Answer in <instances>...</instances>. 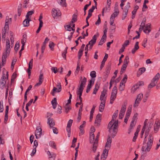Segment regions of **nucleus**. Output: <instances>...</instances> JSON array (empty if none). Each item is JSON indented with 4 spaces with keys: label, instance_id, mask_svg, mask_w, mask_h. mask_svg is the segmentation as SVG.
Masks as SVG:
<instances>
[{
    "label": "nucleus",
    "instance_id": "obj_19",
    "mask_svg": "<svg viewBox=\"0 0 160 160\" xmlns=\"http://www.w3.org/2000/svg\"><path fill=\"white\" fill-rule=\"evenodd\" d=\"M117 124V127H118V120H117V121L114 120V121H112V123L111 125H109V124H108V128L109 129V131L110 132L112 129V127H113V126H114L115 125Z\"/></svg>",
    "mask_w": 160,
    "mask_h": 160
},
{
    "label": "nucleus",
    "instance_id": "obj_37",
    "mask_svg": "<svg viewBox=\"0 0 160 160\" xmlns=\"http://www.w3.org/2000/svg\"><path fill=\"white\" fill-rule=\"evenodd\" d=\"M77 15H75L74 14L72 15V18L71 21V23H73L77 21Z\"/></svg>",
    "mask_w": 160,
    "mask_h": 160
},
{
    "label": "nucleus",
    "instance_id": "obj_22",
    "mask_svg": "<svg viewBox=\"0 0 160 160\" xmlns=\"http://www.w3.org/2000/svg\"><path fill=\"white\" fill-rule=\"evenodd\" d=\"M139 42H137L134 45V48L132 50V54H134L135 52L137 51L139 48Z\"/></svg>",
    "mask_w": 160,
    "mask_h": 160
},
{
    "label": "nucleus",
    "instance_id": "obj_57",
    "mask_svg": "<svg viewBox=\"0 0 160 160\" xmlns=\"http://www.w3.org/2000/svg\"><path fill=\"white\" fill-rule=\"evenodd\" d=\"M56 90H57V88L55 87H54L53 88L52 92L51 93V94L53 96H55V93H56Z\"/></svg>",
    "mask_w": 160,
    "mask_h": 160
},
{
    "label": "nucleus",
    "instance_id": "obj_2",
    "mask_svg": "<svg viewBox=\"0 0 160 160\" xmlns=\"http://www.w3.org/2000/svg\"><path fill=\"white\" fill-rule=\"evenodd\" d=\"M160 78V74L158 73L151 80V82L148 85V88H152L156 85V84Z\"/></svg>",
    "mask_w": 160,
    "mask_h": 160
},
{
    "label": "nucleus",
    "instance_id": "obj_48",
    "mask_svg": "<svg viewBox=\"0 0 160 160\" xmlns=\"http://www.w3.org/2000/svg\"><path fill=\"white\" fill-rule=\"evenodd\" d=\"M146 70V68L144 67H142L139 69V72H140V75L144 72Z\"/></svg>",
    "mask_w": 160,
    "mask_h": 160
},
{
    "label": "nucleus",
    "instance_id": "obj_17",
    "mask_svg": "<svg viewBox=\"0 0 160 160\" xmlns=\"http://www.w3.org/2000/svg\"><path fill=\"white\" fill-rule=\"evenodd\" d=\"M118 110H116L114 114L112 115V119L111 121H110L109 123V125H111L112 123V121H114L115 120L118 113Z\"/></svg>",
    "mask_w": 160,
    "mask_h": 160
},
{
    "label": "nucleus",
    "instance_id": "obj_31",
    "mask_svg": "<svg viewBox=\"0 0 160 160\" xmlns=\"http://www.w3.org/2000/svg\"><path fill=\"white\" fill-rule=\"evenodd\" d=\"M98 145V143L93 142V147L92 149V151H93V152L95 153L96 152L97 149Z\"/></svg>",
    "mask_w": 160,
    "mask_h": 160
},
{
    "label": "nucleus",
    "instance_id": "obj_36",
    "mask_svg": "<svg viewBox=\"0 0 160 160\" xmlns=\"http://www.w3.org/2000/svg\"><path fill=\"white\" fill-rule=\"evenodd\" d=\"M95 138V136L94 134H90V142L92 143H93Z\"/></svg>",
    "mask_w": 160,
    "mask_h": 160
},
{
    "label": "nucleus",
    "instance_id": "obj_54",
    "mask_svg": "<svg viewBox=\"0 0 160 160\" xmlns=\"http://www.w3.org/2000/svg\"><path fill=\"white\" fill-rule=\"evenodd\" d=\"M101 16L100 14H99L98 16V20L96 22L95 24L97 25H98L101 22V19L100 17V16Z\"/></svg>",
    "mask_w": 160,
    "mask_h": 160
},
{
    "label": "nucleus",
    "instance_id": "obj_58",
    "mask_svg": "<svg viewBox=\"0 0 160 160\" xmlns=\"http://www.w3.org/2000/svg\"><path fill=\"white\" fill-rule=\"evenodd\" d=\"M128 78L126 74H124V78L121 81L123 82L124 83H126L127 82V79Z\"/></svg>",
    "mask_w": 160,
    "mask_h": 160
},
{
    "label": "nucleus",
    "instance_id": "obj_39",
    "mask_svg": "<svg viewBox=\"0 0 160 160\" xmlns=\"http://www.w3.org/2000/svg\"><path fill=\"white\" fill-rule=\"evenodd\" d=\"M3 110V101L1 100L0 102V112H2Z\"/></svg>",
    "mask_w": 160,
    "mask_h": 160
},
{
    "label": "nucleus",
    "instance_id": "obj_10",
    "mask_svg": "<svg viewBox=\"0 0 160 160\" xmlns=\"http://www.w3.org/2000/svg\"><path fill=\"white\" fill-rule=\"evenodd\" d=\"M152 128V124L151 123H150L149 125L148 126V128L146 130L145 132V139L144 141L143 142V144H144V143H146V141L147 140H145L147 136H148L149 132Z\"/></svg>",
    "mask_w": 160,
    "mask_h": 160
},
{
    "label": "nucleus",
    "instance_id": "obj_61",
    "mask_svg": "<svg viewBox=\"0 0 160 160\" xmlns=\"http://www.w3.org/2000/svg\"><path fill=\"white\" fill-rule=\"evenodd\" d=\"M129 42L128 40H126L125 41L124 43L122 45V46H123L124 48L125 47L127 46L129 44Z\"/></svg>",
    "mask_w": 160,
    "mask_h": 160
},
{
    "label": "nucleus",
    "instance_id": "obj_33",
    "mask_svg": "<svg viewBox=\"0 0 160 160\" xmlns=\"http://www.w3.org/2000/svg\"><path fill=\"white\" fill-rule=\"evenodd\" d=\"M64 108L65 109V112L67 113H68L69 110L72 109V108L69 105L66 104Z\"/></svg>",
    "mask_w": 160,
    "mask_h": 160
},
{
    "label": "nucleus",
    "instance_id": "obj_7",
    "mask_svg": "<svg viewBox=\"0 0 160 160\" xmlns=\"http://www.w3.org/2000/svg\"><path fill=\"white\" fill-rule=\"evenodd\" d=\"M119 12H114L111 15L110 23L111 25H112L114 23V18L117 17L119 13Z\"/></svg>",
    "mask_w": 160,
    "mask_h": 160
},
{
    "label": "nucleus",
    "instance_id": "obj_44",
    "mask_svg": "<svg viewBox=\"0 0 160 160\" xmlns=\"http://www.w3.org/2000/svg\"><path fill=\"white\" fill-rule=\"evenodd\" d=\"M80 69V62L78 61V62L77 66V68L75 71L76 73L77 74L78 73V72Z\"/></svg>",
    "mask_w": 160,
    "mask_h": 160
},
{
    "label": "nucleus",
    "instance_id": "obj_32",
    "mask_svg": "<svg viewBox=\"0 0 160 160\" xmlns=\"http://www.w3.org/2000/svg\"><path fill=\"white\" fill-rule=\"evenodd\" d=\"M22 4H19L18 7V15L19 16H20L21 15V13L22 12Z\"/></svg>",
    "mask_w": 160,
    "mask_h": 160
},
{
    "label": "nucleus",
    "instance_id": "obj_20",
    "mask_svg": "<svg viewBox=\"0 0 160 160\" xmlns=\"http://www.w3.org/2000/svg\"><path fill=\"white\" fill-rule=\"evenodd\" d=\"M58 3L63 7H66L67 4L66 0H57Z\"/></svg>",
    "mask_w": 160,
    "mask_h": 160
},
{
    "label": "nucleus",
    "instance_id": "obj_43",
    "mask_svg": "<svg viewBox=\"0 0 160 160\" xmlns=\"http://www.w3.org/2000/svg\"><path fill=\"white\" fill-rule=\"evenodd\" d=\"M127 66L126 65H124L123 64V65L122 67L121 71V74H122V73H123L124 72V71L126 70Z\"/></svg>",
    "mask_w": 160,
    "mask_h": 160
},
{
    "label": "nucleus",
    "instance_id": "obj_40",
    "mask_svg": "<svg viewBox=\"0 0 160 160\" xmlns=\"http://www.w3.org/2000/svg\"><path fill=\"white\" fill-rule=\"evenodd\" d=\"M19 48V43L18 42H17L16 44H15V47L14 48L15 51L16 52H17L18 51V50Z\"/></svg>",
    "mask_w": 160,
    "mask_h": 160
},
{
    "label": "nucleus",
    "instance_id": "obj_63",
    "mask_svg": "<svg viewBox=\"0 0 160 160\" xmlns=\"http://www.w3.org/2000/svg\"><path fill=\"white\" fill-rule=\"evenodd\" d=\"M52 130L53 132L54 133L57 134L58 133V131L56 128L55 127H52Z\"/></svg>",
    "mask_w": 160,
    "mask_h": 160
},
{
    "label": "nucleus",
    "instance_id": "obj_56",
    "mask_svg": "<svg viewBox=\"0 0 160 160\" xmlns=\"http://www.w3.org/2000/svg\"><path fill=\"white\" fill-rule=\"evenodd\" d=\"M82 112H78V117L77 118V122H79L81 118Z\"/></svg>",
    "mask_w": 160,
    "mask_h": 160
},
{
    "label": "nucleus",
    "instance_id": "obj_38",
    "mask_svg": "<svg viewBox=\"0 0 160 160\" xmlns=\"http://www.w3.org/2000/svg\"><path fill=\"white\" fill-rule=\"evenodd\" d=\"M99 88V86L98 84L97 83L95 84V87L94 89L93 93V94H96L97 91H98Z\"/></svg>",
    "mask_w": 160,
    "mask_h": 160
},
{
    "label": "nucleus",
    "instance_id": "obj_15",
    "mask_svg": "<svg viewBox=\"0 0 160 160\" xmlns=\"http://www.w3.org/2000/svg\"><path fill=\"white\" fill-rule=\"evenodd\" d=\"M27 18H26L24 20L23 22V24L24 27H28L30 25L29 22L31 21L30 18H28V16H27Z\"/></svg>",
    "mask_w": 160,
    "mask_h": 160
},
{
    "label": "nucleus",
    "instance_id": "obj_62",
    "mask_svg": "<svg viewBox=\"0 0 160 160\" xmlns=\"http://www.w3.org/2000/svg\"><path fill=\"white\" fill-rule=\"evenodd\" d=\"M147 39L146 38L144 39L142 43V45L145 48L146 46V43H147Z\"/></svg>",
    "mask_w": 160,
    "mask_h": 160
},
{
    "label": "nucleus",
    "instance_id": "obj_60",
    "mask_svg": "<svg viewBox=\"0 0 160 160\" xmlns=\"http://www.w3.org/2000/svg\"><path fill=\"white\" fill-rule=\"evenodd\" d=\"M142 97L143 94H139L137 96L136 99H137L138 100L141 101V99L142 98Z\"/></svg>",
    "mask_w": 160,
    "mask_h": 160
},
{
    "label": "nucleus",
    "instance_id": "obj_59",
    "mask_svg": "<svg viewBox=\"0 0 160 160\" xmlns=\"http://www.w3.org/2000/svg\"><path fill=\"white\" fill-rule=\"evenodd\" d=\"M140 125H138L137 128L136 132H135L134 134L138 135V132H139L140 129Z\"/></svg>",
    "mask_w": 160,
    "mask_h": 160
},
{
    "label": "nucleus",
    "instance_id": "obj_5",
    "mask_svg": "<svg viewBox=\"0 0 160 160\" xmlns=\"http://www.w3.org/2000/svg\"><path fill=\"white\" fill-rule=\"evenodd\" d=\"M42 129L40 127L38 126L35 132L36 138L37 139L41 137L42 133Z\"/></svg>",
    "mask_w": 160,
    "mask_h": 160
},
{
    "label": "nucleus",
    "instance_id": "obj_3",
    "mask_svg": "<svg viewBox=\"0 0 160 160\" xmlns=\"http://www.w3.org/2000/svg\"><path fill=\"white\" fill-rule=\"evenodd\" d=\"M117 88L116 86H114L112 88L110 98V103L112 104L115 100L117 94Z\"/></svg>",
    "mask_w": 160,
    "mask_h": 160
},
{
    "label": "nucleus",
    "instance_id": "obj_49",
    "mask_svg": "<svg viewBox=\"0 0 160 160\" xmlns=\"http://www.w3.org/2000/svg\"><path fill=\"white\" fill-rule=\"evenodd\" d=\"M138 114L137 113H135L133 117V118H132V121H136V122L137 121V119H138Z\"/></svg>",
    "mask_w": 160,
    "mask_h": 160
},
{
    "label": "nucleus",
    "instance_id": "obj_50",
    "mask_svg": "<svg viewBox=\"0 0 160 160\" xmlns=\"http://www.w3.org/2000/svg\"><path fill=\"white\" fill-rule=\"evenodd\" d=\"M100 133L99 132H98L97 135L96 137V138L95 140V141L94 142L98 143V138H99V137L100 136Z\"/></svg>",
    "mask_w": 160,
    "mask_h": 160
},
{
    "label": "nucleus",
    "instance_id": "obj_45",
    "mask_svg": "<svg viewBox=\"0 0 160 160\" xmlns=\"http://www.w3.org/2000/svg\"><path fill=\"white\" fill-rule=\"evenodd\" d=\"M146 18H144L142 21V22L141 23L140 26H143L145 27V23H146Z\"/></svg>",
    "mask_w": 160,
    "mask_h": 160
},
{
    "label": "nucleus",
    "instance_id": "obj_14",
    "mask_svg": "<svg viewBox=\"0 0 160 160\" xmlns=\"http://www.w3.org/2000/svg\"><path fill=\"white\" fill-rule=\"evenodd\" d=\"M106 99V97L105 98V99L103 101H101V104L99 107V110L100 112H102L105 106V101Z\"/></svg>",
    "mask_w": 160,
    "mask_h": 160
},
{
    "label": "nucleus",
    "instance_id": "obj_30",
    "mask_svg": "<svg viewBox=\"0 0 160 160\" xmlns=\"http://www.w3.org/2000/svg\"><path fill=\"white\" fill-rule=\"evenodd\" d=\"M127 103L124 102V104L123 105L121 108V110L120 111V113H124L126 111V108Z\"/></svg>",
    "mask_w": 160,
    "mask_h": 160
},
{
    "label": "nucleus",
    "instance_id": "obj_35",
    "mask_svg": "<svg viewBox=\"0 0 160 160\" xmlns=\"http://www.w3.org/2000/svg\"><path fill=\"white\" fill-rule=\"evenodd\" d=\"M49 145L51 147L53 148H54L55 149H57V148L56 147V145L55 143L53 141H50L49 142Z\"/></svg>",
    "mask_w": 160,
    "mask_h": 160
},
{
    "label": "nucleus",
    "instance_id": "obj_18",
    "mask_svg": "<svg viewBox=\"0 0 160 160\" xmlns=\"http://www.w3.org/2000/svg\"><path fill=\"white\" fill-rule=\"evenodd\" d=\"M107 90L105 89H103V90L102 92L101 95L100 96V99L101 101H103L104 99H105V98L106 97H104L106 94V92H107Z\"/></svg>",
    "mask_w": 160,
    "mask_h": 160
},
{
    "label": "nucleus",
    "instance_id": "obj_41",
    "mask_svg": "<svg viewBox=\"0 0 160 160\" xmlns=\"http://www.w3.org/2000/svg\"><path fill=\"white\" fill-rule=\"evenodd\" d=\"M83 89L79 88L77 92V94L78 95H82Z\"/></svg>",
    "mask_w": 160,
    "mask_h": 160
},
{
    "label": "nucleus",
    "instance_id": "obj_46",
    "mask_svg": "<svg viewBox=\"0 0 160 160\" xmlns=\"http://www.w3.org/2000/svg\"><path fill=\"white\" fill-rule=\"evenodd\" d=\"M159 128V125L157 123L155 122V124L154 125V130L155 131V132L156 133L157 132Z\"/></svg>",
    "mask_w": 160,
    "mask_h": 160
},
{
    "label": "nucleus",
    "instance_id": "obj_11",
    "mask_svg": "<svg viewBox=\"0 0 160 160\" xmlns=\"http://www.w3.org/2000/svg\"><path fill=\"white\" fill-rule=\"evenodd\" d=\"M10 42L8 38L6 40V53H9L10 51Z\"/></svg>",
    "mask_w": 160,
    "mask_h": 160
},
{
    "label": "nucleus",
    "instance_id": "obj_26",
    "mask_svg": "<svg viewBox=\"0 0 160 160\" xmlns=\"http://www.w3.org/2000/svg\"><path fill=\"white\" fill-rule=\"evenodd\" d=\"M48 154L50 156L49 157V160H54L56 155L55 154L51 153L49 151H48Z\"/></svg>",
    "mask_w": 160,
    "mask_h": 160
},
{
    "label": "nucleus",
    "instance_id": "obj_34",
    "mask_svg": "<svg viewBox=\"0 0 160 160\" xmlns=\"http://www.w3.org/2000/svg\"><path fill=\"white\" fill-rule=\"evenodd\" d=\"M129 59V57L128 56H126L124 60L123 65H126L127 66V65L129 62V61L128 60Z\"/></svg>",
    "mask_w": 160,
    "mask_h": 160
},
{
    "label": "nucleus",
    "instance_id": "obj_12",
    "mask_svg": "<svg viewBox=\"0 0 160 160\" xmlns=\"http://www.w3.org/2000/svg\"><path fill=\"white\" fill-rule=\"evenodd\" d=\"M111 63H109L107 66L106 68V70L105 72V74L104 75L105 77L107 78L109 74L110 70H111Z\"/></svg>",
    "mask_w": 160,
    "mask_h": 160
},
{
    "label": "nucleus",
    "instance_id": "obj_42",
    "mask_svg": "<svg viewBox=\"0 0 160 160\" xmlns=\"http://www.w3.org/2000/svg\"><path fill=\"white\" fill-rule=\"evenodd\" d=\"M128 12V10H125L124 13L122 14V20H124V19H125L126 17L127 16Z\"/></svg>",
    "mask_w": 160,
    "mask_h": 160
},
{
    "label": "nucleus",
    "instance_id": "obj_13",
    "mask_svg": "<svg viewBox=\"0 0 160 160\" xmlns=\"http://www.w3.org/2000/svg\"><path fill=\"white\" fill-rule=\"evenodd\" d=\"M101 120V115L98 113L96 116L95 123L97 124V126H99L100 125V123Z\"/></svg>",
    "mask_w": 160,
    "mask_h": 160
},
{
    "label": "nucleus",
    "instance_id": "obj_25",
    "mask_svg": "<svg viewBox=\"0 0 160 160\" xmlns=\"http://www.w3.org/2000/svg\"><path fill=\"white\" fill-rule=\"evenodd\" d=\"M144 83L143 81H140L137 83L133 86L134 88V90L135 91L137 88H138L139 87L142 86L144 85Z\"/></svg>",
    "mask_w": 160,
    "mask_h": 160
},
{
    "label": "nucleus",
    "instance_id": "obj_29",
    "mask_svg": "<svg viewBox=\"0 0 160 160\" xmlns=\"http://www.w3.org/2000/svg\"><path fill=\"white\" fill-rule=\"evenodd\" d=\"M96 39L97 36L96 35H95L92 37V39L90 41L91 43V45H93L96 42Z\"/></svg>",
    "mask_w": 160,
    "mask_h": 160
},
{
    "label": "nucleus",
    "instance_id": "obj_27",
    "mask_svg": "<svg viewBox=\"0 0 160 160\" xmlns=\"http://www.w3.org/2000/svg\"><path fill=\"white\" fill-rule=\"evenodd\" d=\"M5 69L4 68H3V71H2V77L1 78V81L0 82V83L1 85H2L3 84L4 85L5 84L4 83V82L3 81H4L5 78H6L5 77V73L4 72V71L5 70Z\"/></svg>",
    "mask_w": 160,
    "mask_h": 160
},
{
    "label": "nucleus",
    "instance_id": "obj_1",
    "mask_svg": "<svg viewBox=\"0 0 160 160\" xmlns=\"http://www.w3.org/2000/svg\"><path fill=\"white\" fill-rule=\"evenodd\" d=\"M153 140V137L152 134L150 133L149 136L148 140L147 143V146H143L142 148V150L143 151L149 152L152 145Z\"/></svg>",
    "mask_w": 160,
    "mask_h": 160
},
{
    "label": "nucleus",
    "instance_id": "obj_8",
    "mask_svg": "<svg viewBox=\"0 0 160 160\" xmlns=\"http://www.w3.org/2000/svg\"><path fill=\"white\" fill-rule=\"evenodd\" d=\"M112 142V139L111 136L108 135L107 139V142L105 146V148L109 149L110 148Z\"/></svg>",
    "mask_w": 160,
    "mask_h": 160
},
{
    "label": "nucleus",
    "instance_id": "obj_51",
    "mask_svg": "<svg viewBox=\"0 0 160 160\" xmlns=\"http://www.w3.org/2000/svg\"><path fill=\"white\" fill-rule=\"evenodd\" d=\"M57 87L58 88L57 91L59 92L61 91L62 89V86L60 83H58L57 85Z\"/></svg>",
    "mask_w": 160,
    "mask_h": 160
},
{
    "label": "nucleus",
    "instance_id": "obj_53",
    "mask_svg": "<svg viewBox=\"0 0 160 160\" xmlns=\"http://www.w3.org/2000/svg\"><path fill=\"white\" fill-rule=\"evenodd\" d=\"M83 54V51L81 50H79L78 53V58L79 59L81 58V57Z\"/></svg>",
    "mask_w": 160,
    "mask_h": 160
},
{
    "label": "nucleus",
    "instance_id": "obj_9",
    "mask_svg": "<svg viewBox=\"0 0 160 160\" xmlns=\"http://www.w3.org/2000/svg\"><path fill=\"white\" fill-rule=\"evenodd\" d=\"M52 15L53 18H55L57 16H60L61 13L59 10H58L53 8L52 12Z\"/></svg>",
    "mask_w": 160,
    "mask_h": 160
},
{
    "label": "nucleus",
    "instance_id": "obj_24",
    "mask_svg": "<svg viewBox=\"0 0 160 160\" xmlns=\"http://www.w3.org/2000/svg\"><path fill=\"white\" fill-rule=\"evenodd\" d=\"M86 82L87 78L85 77H84L83 79L81 81V83L79 88L84 89V87H85Z\"/></svg>",
    "mask_w": 160,
    "mask_h": 160
},
{
    "label": "nucleus",
    "instance_id": "obj_6",
    "mask_svg": "<svg viewBox=\"0 0 160 160\" xmlns=\"http://www.w3.org/2000/svg\"><path fill=\"white\" fill-rule=\"evenodd\" d=\"M33 66V59H32L30 61L28 64V68L27 70V72L28 73V78H30V76L31 73V70L32 69Z\"/></svg>",
    "mask_w": 160,
    "mask_h": 160
},
{
    "label": "nucleus",
    "instance_id": "obj_4",
    "mask_svg": "<svg viewBox=\"0 0 160 160\" xmlns=\"http://www.w3.org/2000/svg\"><path fill=\"white\" fill-rule=\"evenodd\" d=\"M117 124L115 125L114 126H113V127H112V128L110 131H109V132L110 133H111L112 131V133L111 134V136L112 138H114L115 136L117 134V132L118 131V128L117 126Z\"/></svg>",
    "mask_w": 160,
    "mask_h": 160
},
{
    "label": "nucleus",
    "instance_id": "obj_52",
    "mask_svg": "<svg viewBox=\"0 0 160 160\" xmlns=\"http://www.w3.org/2000/svg\"><path fill=\"white\" fill-rule=\"evenodd\" d=\"M90 75L92 78H95L96 77V72L95 71H92L91 72Z\"/></svg>",
    "mask_w": 160,
    "mask_h": 160
},
{
    "label": "nucleus",
    "instance_id": "obj_16",
    "mask_svg": "<svg viewBox=\"0 0 160 160\" xmlns=\"http://www.w3.org/2000/svg\"><path fill=\"white\" fill-rule=\"evenodd\" d=\"M108 55L106 53L105 56L102 61V62H101V65L100 67V70H102L103 67L104 66L105 63V62L106 61L107 58H108Z\"/></svg>",
    "mask_w": 160,
    "mask_h": 160
},
{
    "label": "nucleus",
    "instance_id": "obj_21",
    "mask_svg": "<svg viewBox=\"0 0 160 160\" xmlns=\"http://www.w3.org/2000/svg\"><path fill=\"white\" fill-rule=\"evenodd\" d=\"M73 122V120L72 119H70L67 124V131H68V132H70L71 131V127L72 126V123Z\"/></svg>",
    "mask_w": 160,
    "mask_h": 160
},
{
    "label": "nucleus",
    "instance_id": "obj_47",
    "mask_svg": "<svg viewBox=\"0 0 160 160\" xmlns=\"http://www.w3.org/2000/svg\"><path fill=\"white\" fill-rule=\"evenodd\" d=\"M34 11L33 10H32V11H30L28 12L27 13V14H26V18H27V15H28V18H29V16H30V15H31L33 14L34 13Z\"/></svg>",
    "mask_w": 160,
    "mask_h": 160
},
{
    "label": "nucleus",
    "instance_id": "obj_23",
    "mask_svg": "<svg viewBox=\"0 0 160 160\" xmlns=\"http://www.w3.org/2000/svg\"><path fill=\"white\" fill-rule=\"evenodd\" d=\"M48 123L49 124L50 128H51L55 125V122L52 118H48Z\"/></svg>",
    "mask_w": 160,
    "mask_h": 160
},
{
    "label": "nucleus",
    "instance_id": "obj_64",
    "mask_svg": "<svg viewBox=\"0 0 160 160\" xmlns=\"http://www.w3.org/2000/svg\"><path fill=\"white\" fill-rule=\"evenodd\" d=\"M17 74L16 73L14 72L12 75V78H11V81H14V79L16 78Z\"/></svg>",
    "mask_w": 160,
    "mask_h": 160
},
{
    "label": "nucleus",
    "instance_id": "obj_55",
    "mask_svg": "<svg viewBox=\"0 0 160 160\" xmlns=\"http://www.w3.org/2000/svg\"><path fill=\"white\" fill-rule=\"evenodd\" d=\"M49 46L51 50H53L54 43L53 42H49Z\"/></svg>",
    "mask_w": 160,
    "mask_h": 160
},
{
    "label": "nucleus",
    "instance_id": "obj_28",
    "mask_svg": "<svg viewBox=\"0 0 160 160\" xmlns=\"http://www.w3.org/2000/svg\"><path fill=\"white\" fill-rule=\"evenodd\" d=\"M51 103L52 104L53 108L54 109L56 108L58 104L56 98H54L53 100L52 101Z\"/></svg>",
    "mask_w": 160,
    "mask_h": 160
}]
</instances>
